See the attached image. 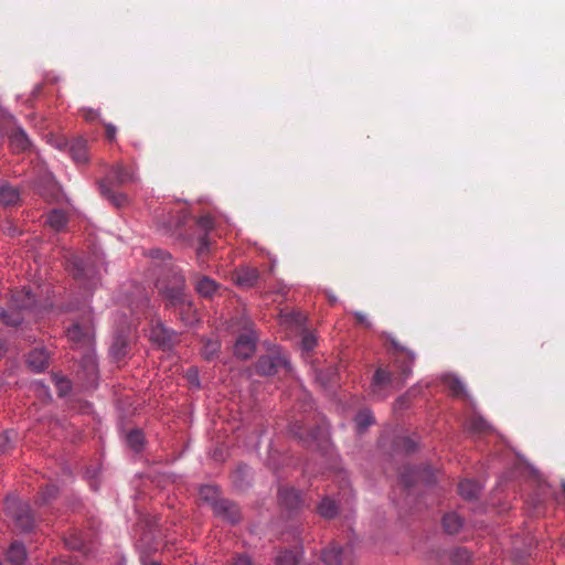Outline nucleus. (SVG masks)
<instances>
[{
    "instance_id": "1",
    "label": "nucleus",
    "mask_w": 565,
    "mask_h": 565,
    "mask_svg": "<svg viewBox=\"0 0 565 565\" xmlns=\"http://www.w3.org/2000/svg\"><path fill=\"white\" fill-rule=\"evenodd\" d=\"M395 349L394 365L398 370V375L395 376L391 371L384 367H377L371 382V394L377 399L386 397V391L396 386L397 388L404 385L405 381L412 374V367L415 362V353L401 345L396 340L391 341Z\"/></svg>"
},
{
    "instance_id": "2",
    "label": "nucleus",
    "mask_w": 565,
    "mask_h": 565,
    "mask_svg": "<svg viewBox=\"0 0 565 565\" xmlns=\"http://www.w3.org/2000/svg\"><path fill=\"white\" fill-rule=\"evenodd\" d=\"M169 274L157 279L156 286L167 301V306L173 308L180 316V319L186 326L193 324L196 318V310L193 308L192 301L188 299L184 292L185 279L181 273L164 264Z\"/></svg>"
},
{
    "instance_id": "3",
    "label": "nucleus",
    "mask_w": 565,
    "mask_h": 565,
    "mask_svg": "<svg viewBox=\"0 0 565 565\" xmlns=\"http://www.w3.org/2000/svg\"><path fill=\"white\" fill-rule=\"evenodd\" d=\"M66 269L87 298L100 282V273L92 258L72 254L66 260Z\"/></svg>"
},
{
    "instance_id": "4",
    "label": "nucleus",
    "mask_w": 565,
    "mask_h": 565,
    "mask_svg": "<svg viewBox=\"0 0 565 565\" xmlns=\"http://www.w3.org/2000/svg\"><path fill=\"white\" fill-rule=\"evenodd\" d=\"M35 307L34 296L25 288L12 292L8 308L0 307V320L11 327L21 324L25 315Z\"/></svg>"
},
{
    "instance_id": "5",
    "label": "nucleus",
    "mask_w": 565,
    "mask_h": 565,
    "mask_svg": "<svg viewBox=\"0 0 565 565\" xmlns=\"http://www.w3.org/2000/svg\"><path fill=\"white\" fill-rule=\"evenodd\" d=\"M138 180L135 169L116 164L111 168L110 175L99 183L100 193L108 199L115 206L121 207L127 203V196L122 193L116 194L110 185H126L135 183Z\"/></svg>"
},
{
    "instance_id": "6",
    "label": "nucleus",
    "mask_w": 565,
    "mask_h": 565,
    "mask_svg": "<svg viewBox=\"0 0 565 565\" xmlns=\"http://www.w3.org/2000/svg\"><path fill=\"white\" fill-rule=\"evenodd\" d=\"M233 326H237V329L241 331L234 344V354L242 360H247L256 350L257 337L254 323L248 317L243 315Z\"/></svg>"
},
{
    "instance_id": "7",
    "label": "nucleus",
    "mask_w": 565,
    "mask_h": 565,
    "mask_svg": "<svg viewBox=\"0 0 565 565\" xmlns=\"http://www.w3.org/2000/svg\"><path fill=\"white\" fill-rule=\"evenodd\" d=\"M8 514L14 520L21 531H31L34 526V519L28 503L15 499H8L6 503Z\"/></svg>"
},
{
    "instance_id": "8",
    "label": "nucleus",
    "mask_w": 565,
    "mask_h": 565,
    "mask_svg": "<svg viewBox=\"0 0 565 565\" xmlns=\"http://www.w3.org/2000/svg\"><path fill=\"white\" fill-rule=\"evenodd\" d=\"M399 480L405 488H411L417 482L429 486L436 481V476L434 469L428 466L422 468L405 466L399 473Z\"/></svg>"
},
{
    "instance_id": "9",
    "label": "nucleus",
    "mask_w": 565,
    "mask_h": 565,
    "mask_svg": "<svg viewBox=\"0 0 565 565\" xmlns=\"http://www.w3.org/2000/svg\"><path fill=\"white\" fill-rule=\"evenodd\" d=\"M320 559L326 565H352V548L350 546L342 547L338 543L331 542L321 551Z\"/></svg>"
},
{
    "instance_id": "10",
    "label": "nucleus",
    "mask_w": 565,
    "mask_h": 565,
    "mask_svg": "<svg viewBox=\"0 0 565 565\" xmlns=\"http://www.w3.org/2000/svg\"><path fill=\"white\" fill-rule=\"evenodd\" d=\"M255 367L259 375H274L282 370L288 372L290 369L288 360L280 354H267L260 356Z\"/></svg>"
},
{
    "instance_id": "11",
    "label": "nucleus",
    "mask_w": 565,
    "mask_h": 565,
    "mask_svg": "<svg viewBox=\"0 0 565 565\" xmlns=\"http://www.w3.org/2000/svg\"><path fill=\"white\" fill-rule=\"evenodd\" d=\"M67 337L72 342L89 349L94 338L92 319L87 318L82 322H75L67 329Z\"/></svg>"
},
{
    "instance_id": "12",
    "label": "nucleus",
    "mask_w": 565,
    "mask_h": 565,
    "mask_svg": "<svg viewBox=\"0 0 565 565\" xmlns=\"http://www.w3.org/2000/svg\"><path fill=\"white\" fill-rule=\"evenodd\" d=\"M195 291L203 298H213L221 285L209 276L194 273L191 275Z\"/></svg>"
},
{
    "instance_id": "13",
    "label": "nucleus",
    "mask_w": 565,
    "mask_h": 565,
    "mask_svg": "<svg viewBox=\"0 0 565 565\" xmlns=\"http://www.w3.org/2000/svg\"><path fill=\"white\" fill-rule=\"evenodd\" d=\"M213 512L216 516L231 524H236L241 521V510L237 504L224 498L220 502L214 503Z\"/></svg>"
},
{
    "instance_id": "14",
    "label": "nucleus",
    "mask_w": 565,
    "mask_h": 565,
    "mask_svg": "<svg viewBox=\"0 0 565 565\" xmlns=\"http://www.w3.org/2000/svg\"><path fill=\"white\" fill-rule=\"evenodd\" d=\"M58 148L67 147L71 157L76 163H86L88 161L87 141L82 137L73 139L71 142L64 140L57 143Z\"/></svg>"
},
{
    "instance_id": "15",
    "label": "nucleus",
    "mask_w": 565,
    "mask_h": 565,
    "mask_svg": "<svg viewBox=\"0 0 565 565\" xmlns=\"http://www.w3.org/2000/svg\"><path fill=\"white\" fill-rule=\"evenodd\" d=\"M259 279V273L256 268H242L234 273L233 280L241 288H252L256 286Z\"/></svg>"
},
{
    "instance_id": "16",
    "label": "nucleus",
    "mask_w": 565,
    "mask_h": 565,
    "mask_svg": "<svg viewBox=\"0 0 565 565\" xmlns=\"http://www.w3.org/2000/svg\"><path fill=\"white\" fill-rule=\"evenodd\" d=\"M109 352L110 355L117 361L124 359L128 354L129 340L126 333L119 332L114 337Z\"/></svg>"
},
{
    "instance_id": "17",
    "label": "nucleus",
    "mask_w": 565,
    "mask_h": 565,
    "mask_svg": "<svg viewBox=\"0 0 565 565\" xmlns=\"http://www.w3.org/2000/svg\"><path fill=\"white\" fill-rule=\"evenodd\" d=\"M278 499L280 503L289 510L297 509L301 502L300 493L294 488H280Z\"/></svg>"
},
{
    "instance_id": "18",
    "label": "nucleus",
    "mask_w": 565,
    "mask_h": 565,
    "mask_svg": "<svg viewBox=\"0 0 565 565\" xmlns=\"http://www.w3.org/2000/svg\"><path fill=\"white\" fill-rule=\"evenodd\" d=\"M49 363V353L44 349H34L28 355L29 366L35 371H43Z\"/></svg>"
},
{
    "instance_id": "19",
    "label": "nucleus",
    "mask_w": 565,
    "mask_h": 565,
    "mask_svg": "<svg viewBox=\"0 0 565 565\" xmlns=\"http://www.w3.org/2000/svg\"><path fill=\"white\" fill-rule=\"evenodd\" d=\"M9 141L10 147L15 152L25 151L30 146L29 138L24 130H22L21 128H15L11 131L9 136Z\"/></svg>"
},
{
    "instance_id": "20",
    "label": "nucleus",
    "mask_w": 565,
    "mask_h": 565,
    "mask_svg": "<svg viewBox=\"0 0 565 565\" xmlns=\"http://www.w3.org/2000/svg\"><path fill=\"white\" fill-rule=\"evenodd\" d=\"M20 201V193L17 188L8 184H0V204L3 206L15 205Z\"/></svg>"
},
{
    "instance_id": "21",
    "label": "nucleus",
    "mask_w": 565,
    "mask_h": 565,
    "mask_svg": "<svg viewBox=\"0 0 565 565\" xmlns=\"http://www.w3.org/2000/svg\"><path fill=\"white\" fill-rule=\"evenodd\" d=\"M151 338L162 344V345H172L175 341V333L162 326H157L151 331Z\"/></svg>"
},
{
    "instance_id": "22",
    "label": "nucleus",
    "mask_w": 565,
    "mask_h": 565,
    "mask_svg": "<svg viewBox=\"0 0 565 565\" xmlns=\"http://www.w3.org/2000/svg\"><path fill=\"white\" fill-rule=\"evenodd\" d=\"M26 558V552L24 546L21 543L13 542L8 552L7 559L12 565H21Z\"/></svg>"
},
{
    "instance_id": "23",
    "label": "nucleus",
    "mask_w": 565,
    "mask_h": 565,
    "mask_svg": "<svg viewBox=\"0 0 565 565\" xmlns=\"http://www.w3.org/2000/svg\"><path fill=\"white\" fill-rule=\"evenodd\" d=\"M459 494L467 500H472L478 497L479 486L472 480H463L458 484Z\"/></svg>"
},
{
    "instance_id": "24",
    "label": "nucleus",
    "mask_w": 565,
    "mask_h": 565,
    "mask_svg": "<svg viewBox=\"0 0 565 565\" xmlns=\"http://www.w3.org/2000/svg\"><path fill=\"white\" fill-rule=\"evenodd\" d=\"M461 526L462 520L456 513H448L443 518V527L448 534L457 533Z\"/></svg>"
},
{
    "instance_id": "25",
    "label": "nucleus",
    "mask_w": 565,
    "mask_h": 565,
    "mask_svg": "<svg viewBox=\"0 0 565 565\" xmlns=\"http://www.w3.org/2000/svg\"><path fill=\"white\" fill-rule=\"evenodd\" d=\"M200 498L209 503L212 509H214V503L220 502L222 499L220 498L218 488L215 486H203L200 489Z\"/></svg>"
},
{
    "instance_id": "26",
    "label": "nucleus",
    "mask_w": 565,
    "mask_h": 565,
    "mask_svg": "<svg viewBox=\"0 0 565 565\" xmlns=\"http://www.w3.org/2000/svg\"><path fill=\"white\" fill-rule=\"evenodd\" d=\"M318 513L326 519H332L338 513V504L330 498H324L318 505Z\"/></svg>"
},
{
    "instance_id": "27",
    "label": "nucleus",
    "mask_w": 565,
    "mask_h": 565,
    "mask_svg": "<svg viewBox=\"0 0 565 565\" xmlns=\"http://www.w3.org/2000/svg\"><path fill=\"white\" fill-rule=\"evenodd\" d=\"M444 384L452 396L461 397L465 395V386L462 382L456 376H445Z\"/></svg>"
},
{
    "instance_id": "28",
    "label": "nucleus",
    "mask_w": 565,
    "mask_h": 565,
    "mask_svg": "<svg viewBox=\"0 0 565 565\" xmlns=\"http://www.w3.org/2000/svg\"><path fill=\"white\" fill-rule=\"evenodd\" d=\"M46 223L55 231H61L67 223L66 214L60 210H53L49 216Z\"/></svg>"
},
{
    "instance_id": "29",
    "label": "nucleus",
    "mask_w": 565,
    "mask_h": 565,
    "mask_svg": "<svg viewBox=\"0 0 565 565\" xmlns=\"http://www.w3.org/2000/svg\"><path fill=\"white\" fill-rule=\"evenodd\" d=\"M221 343L215 339H206L203 342L202 355L205 360H212L220 351Z\"/></svg>"
},
{
    "instance_id": "30",
    "label": "nucleus",
    "mask_w": 565,
    "mask_h": 565,
    "mask_svg": "<svg viewBox=\"0 0 565 565\" xmlns=\"http://www.w3.org/2000/svg\"><path fill=\"white\" fill-rule=\"evenodd\" d=\"M299 556L290 551V550H284L278 553L275 559L276 565H298L299 563Z\"/></svg>"
},
{
    "instance_id": "31",
    "label": "nucleus",
    "mask_w": 565,
    "mask_h": 565,
    "mask_svg": "<svg viewBox=\"0 0 565 565\" xmlns=\"http://www.w3.org/2000/svg\"><path fill=\"white\" fill-rule=\"evenodd\" d=\"M469 429L473 433L486 434L490 431V424L481 416L475 415L469 420Z\"/></svg>"
},
{
    "instance_id": "32",
    "label": "nucleus",
    "mask_w": 565,
    "mask_h": 565,
    "mask_svg": "<svg viewBox=\"0 0 565 565\" xmlns=\"http://www.w3.org/2000/svg\"><path fill=\"white\" fill-rule=\"evenodd\" d=\"M143 434L139 429L131 430L127 434V445L136 452H139L143 445Z\"/></svg>"
},
{
    "instance_id": "33",
    "label": "nucleus",
    "mask_w": 565,
    "mask_h": 565,
    "mask_svg": "<svg viewBox=\"0 0 565 565\" xmlns=\"http://www.w3.org/2000/svg\"><path fill=\"white\" fill-rule=\"evenodd\" d=\"M471 555L467 548L457 547L450 554V559L455 565H468Z\"/></svg>"
},
{
    "instance_id": "34",
    "label": "nucleus",
    "mask_w": 565,
    "mask_h": 565,
    "mask_svg": "<svg viewBox=\"0 0 565 565\" xmlns=\"http://www.w3.org/2000/svg\"><path fill=\"white\" fill-rule=\"evenodd\" d=\"M57 494V488L54 484H47L42 489L39 497L36 498V504L44 505L50 503Z\"/></svg>"
},
{
    "instance_id": "35",
    "label": "nucleus",
    "mask_w": 565,
    "mask_h": 565,
    "mask_svg": "<svg viewBox=\"0 0 565 565\" xmlns=\"http://www.w3.org/2000/svg\"><path fill=\"white\" fill-rule=\"evenodd\" d=\"M374 422L373 415L370 411L363 409L355 416V424L360 431L366 429Z\"/></svg>"
},
{
    "instance_id": "36",
    "label": "nucleus",
    "mask_w": 565,
    "mask_h": 565,
    "mask_svg": "<svg viewBox=\"0 0 565 565\" xmlns=\"http://www.w3.org/2000/svg\"><path fill=\"white\" fill-rule=\"evenodd\" d=\"M54 384L61 397L67 395L72 388L70 380L63 376L54 375Z\"/></svg>"
},
{
    "instance_id": "37",
    "label": "nucleus",
    "mask_w": 565,
    "mask_h": 565,
    "mask_svg": "<svg viewBox=\"0 0 565 565\" xmlns=\"http://www.w3.org/2000/svg\"><path fill=\"white\" fill-rule=\"evenodd\" d=\"M17 434L14 431H4L0 434V454L7 452L12 448L13 438H15Z\"/></svg>"
},
{
    "instance_id": "38",
    "label": "nucleus",
    "mask_w": 565,
    "mask_h": 565,
    "mask_svg": "<svg viewBox=\"0 0 565 565\" xmlns=\"http://www.w3.org/2000/svg\"><path fill=\"white\" fill-rule=\"evenodd\" d=\"M209 252H210V241H209L207 234H205L200 238L199 246L196 248V254H198L200 264L204 262L203 257L205 255H207Z\"/></svg>"
},
{
    "instance_id": "39",
    "label": "nucleus",
    "mask_w": 565,
    "mask_h": 565,
    "mask_svg": "<svg viewBox=\"0 0 565 565\" xmlns=\"http://www.w3.org/2000/svg\"><path fill=\"white\" fill-rule=\"evenodd\" d=\"M84 365L87 370L88 376L94 381L97 375V365L92 354H86L83 359Z\"/></svg>"
},
{
    "instance_id": "40",
    "label": "nucleus",
    "mask_w": 565,
    "mask_h": 565,
    "mask_svg": "<svg viewBox=\"0 0 565 565\" xmlns=\"http://www.w3.org/2000/svg\"><path fill=\"white\" fill-rule=\"evenodd\" d=\"M302 349L307 352L313 350L317 344V338L312 332L306 331L301 339Z\"/></svg>"
},
{
    "instance_id": "41",
    "label": "nucleus",
    "mask_w": 565,
    "mask_h": 565,
    "mask_svg": "<svg viewBox=\"0 0 565 565\" xmlns=\"http://www.w3.org/2000/svg\"><path fill=\"white\" fill-rule=\"evenodd\" d=\"M228 565H254L250 556L247 554H235L232 556V558L228 561Z\"/></svg>"
},
{
    "instance_id": "42",
    "label": "nucleus",
    "mask_w": 565,
    "mask_h": 565,
    "mask_svg": "<svg viewBox=\"0 0 565 565\" xmlns=\"http://www.w3.org/2000/svg\"><path fill=\"white\" fill-rule=\"evenodd\" d=\"M172 565H196V559L190 554H181L173 559Z\"/></svg>"
},
{
    "instance_id": "43",
    "label": "nucleus",
    "mask_w": 565,
    "mask_h": 565,
    "mask_svg": "<svg viewBox=\"0 0 565 565\" xmlns=\"http://www.w3.org/2000/svg\"><path fill=\"white\" fill-rule=\"evenodd\" d=\"M199 225L204 230V231H210L213 228V218L209 215L206 216H202L200 217L199 220Z\"/></svg>"
},
{
    "instance_id": "44",
    "label": "nucleus",
    "mask_w": 565,
    "mask_h": 565,
    "mask_svg": "<svg viewBox=\"0 0 565 565\" xmlns=\"http://www.w3.org/2000/svg\"><path fill=\"white\" fill-rule=\"evenodd\" d=\"M151 256L157 259H161L162 262L170 260L171 255L164 250L156 249L152 250Z\"/></svg>"
},
{
    "instance_id": "45",
    "label": "nucleus",
    "mask_w": 565,
    "mask_h": 565,
    "mask_svg": "<svg viewBox=\"0 0 565 565\" xmlns=\"http://www.w3.org/2000/svg\"><path fill=\"white\" fill-rule=\"evenodd\" d=\"M290 321L294 322L297 327H301L305 321H306V318L302 313L300 312H294L291 316H290Z\"/></svg>"
},
{
    "instance_id": "46",
    "label": "nucleus",
    "mask_w": 565,
    "mask_h": 565,
    "mask_svg": "<svg viewBox=\"0 0 565 565\" xmlns=\"http://www.w3.org/2000/svg\"><path fill=\"white\" fill-rule=\"evenodd\" d=\"M105 135H106V138L109 140V141H113L115 140V137H116V127L111 124H107L105 126Z\"/></svg>"
},
{
    "instance_id": "47",
    "label": "nucleus",
    "mask_w": 565,
    "mask_h": 565,
    "mask_svg": "<svg viewBox=\"0 0 565 565\" xmlns=\"http://www.w3.org/2000/svg\"><path fill=\"white\" fill-rule=\"evenodd\" d=\"M354 318L359 324L370 327V322L366 315L362 312H354Z\"/></svg>"
},
{
    "instance_id": "48",
    "label": "nucleus",
    "mask_w": 565,
    "mask_h": 565,
    "mask_svg": "<svg viewBox=\"0 0 565 565\" xmlns=\"http://www.w3.org/2000/svg\"><path fill=\"white\" fill-rule=\"evenodd\" d=\"M66 544L68 545L70 548H73V550H83L84 548L83 542L78 541L77 539L70 537L66 540Z\"/></svg>"
},
{
    "instance_id": "49",
    "label": "nucleus",
    "mask_w": 565,
    "mask_h": 565,
    "mask_svg": "<svg viewBox=\"0 0 565 565\" xmlns=\"http://www.w3.org/2000/svg\"><path fill=\"white\" fill-rule=\"evenodd\" d=\"M403 447L405 448L406 452H411L415 450L416 444L409 438H404Z\"/></svg>"
},
{
    "instance_id": "50",
    "label": "nucleus",
    "mask_w": 565,
    "mask_h": 565,
    "mask_svg": "<svg viewBox=\"0 0 565 565\" xmlns=\"http://www.w3.org/2000/svg\"><path fill=\"white\" fill-rule=\"evenodd\" d=\"M188 377H189V380H190V382H191V383H196V384H199V383H198V373H196V371L189 370V372H188Z\"/></svg>"
},
{
    "instance_id": "51",
    "label": "nucleus",
    "mask_w": 565,
    "mask_h": 565,
    "mask_svg": "<svg viewBox=\"0 0 565 565\" xmlns=\"http://www.w3.org/2000/svg\"><path fill=\"white\" fill-rule=\"evenodd\" d=\"M3 353H4V345H3L2 340L0 339V358L3 355Z\"/></svg>"
},
{
    "instance_id": "52",
    "label": "nucleus",
    "mask_w": 565,
    "mask_h": 565,
    "mask_svg": "<svg viewBox=\"0 0 565 565\" xmlns=\"http://www.w3.org/2000/svg\"><path fill=\"white\" fill-rule=\"evenodd\" d=\"M145 565H161V564L158 562H149V563H145Z\"/></svg>"
},
{
    "instance_id": "53",
    "label": "nucleus",
    "mask_w": 565,
    "mask_h": 565,
    "mask_svg": "<svg viewBox=\"0 0 565 565\" xmlns=\"http://www.w3.org/2000/svg\"><path fill=\"white\" fill-rule=\"evenodd\" d=\"M0 116H3V111H2V109H1V108H0Z\"/></svg>"
},
{
    "instance_id": "54",
    "label": "nucleus",
    "mask_w": 565,
    "mask_h": 565,
    "mask_svg": "<svg viewBox=\"0 0 565 565\" xmlns=\"http://www.w3.org/2000/svg\"><path fill=\"white\" fill-rule=\"evenodd\" d=\"M0 565H2V563L0 562Z\"/></svg>"
},
{
    "instance_id": "55",
    "label": "nucleus",
    "mask_w": 565,
    "mask_h": 565,
    "mask_svg": "<svg viewBox=\"0 0 565 565\" xmlns=\"http://www.w3.org/2000/svg\"><path fill=\"white\" fill-rule=\"evenodd\" d=\"M57 565V564H56Z\"/></svg>"
}]
</instances>
